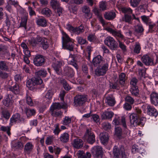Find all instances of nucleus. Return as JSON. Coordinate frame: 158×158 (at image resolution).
Here are the masks:
<instances>
[{
	"instance_id": "1",
	"label": "nucleus",
	"mask_w": 158,
	"mask_h": 158,
	"mask_svg": "<svg viewBox=\"0 0 158 158\" xmlns=\"http://www.w3.org/2000/svg\"><path fill=\"white\" fill-rule=\"evenodd\" d=\"M105 44L107 45L111 50H115L118 48V43L113 37L109 36L104 40Z\"/></svg>"
},
{
	"instance_id": "2",
	"label": "nucleus",
	"mask_w": 158,
	"mask_h": 158,
	"mask_svg": "<svg viewBox=\"0 0 158 158\" xmlns=\"http://www.w3.org/2000/svg\"><path fill=\"white\" fill-rule=\"evenodd\" d=\"M141 60L146 65H153L158 62V56H156L155 63L154 62L153 58L147 54L143 55L141 58Z\"/></svg>"
},
{
	"instance_id": "3",
	"label": "nucleus",
	"mask_w": 158,
	"mask_h": 158,
	"mask_svg": "<svg viewBox=\"0 0 158 158\" xmlns=\"http://www.w3.org/2000/svg\"><path fill=\"white\" fill-rule=\"evenodd\" d=\"M109 64L107 63L98 67L95 70V73L98 76L104 75L108 70Z\"/></svg>"
},
{
	"instance_id": "4",
	"label": "nucleus",
	"mask_w": 158,
	"mask_h": 158,
	"mask_svg": "<svg viewBox=\"0 0 158 158\" xmlns=\"http://www.w3.org/2000/svg\"><path fill=\"white\" fill-rule=\"evenodd\" d=\"M84 137L87 141L90 144H92L95 141V135L91 130L89 129L86 130Z\"/></svg>"
},
{
	"instance_id": "5",
	"label": "nucleus",
	"mask_w": 158,
	"mask_h": 158,
	"mask_svg": "<svg viewBox=\"0 0 158 158\" xmlns=\"http://www.w3.org/2000/svg\"><path fill=\"white\" fill-rule=\"evenodd\" d=\"M87 96L82 95H78L75 97L74 100L75 105L77 106L82 105L87 100Z\"/></svg>"
},
{
	"instance_id": "6",
	"label": "nucleus",
	"mask_w": 158,
	"mask_h": 158,
	"mask_svg": "<svg viewBox=\"0 0 158 158\" xmlns=\"http://www.w3.org/2000/svg\"><path fill=\"white\" fill-rule=\"evenodd\" d=\"M105 103L110 106H114L116 103L115 97L112 94H107L105 97Z\"/></svg>"
},
{
	"instance_id": "7",
	"label": "nucleus",
	"mask_w": 158,
	"mask_h": 158,
	"mask_svg": "<svg viewBox=\"0 0 158 158\" xmlns=\"http://www.w3.org/2000/svg\"><path fill=\"white\" fill-rule=\"evenodd\" d=\"M121 123L123 127L125 128L127 127L125 118L124 117L120 118L118 116H115L113 121L112 124L116 126L120 125Z\"/></svg>"
},
{
	"instance_id": "8",
	"label": "nucleus",
	"mask_w": 158,
	"mask_h": 158,
	"mask_svg": "<svg viewBox=\"0 0 158 158\" xmlns=\"http://www.w3.org/2000/svg\"><path fill=\"white\" fill-rule=\"evenodd\" d=\"M113 153L114 158H119L120 156H121L122 158H126V155L123 151L118 148L116 146L114 147Z\"/></svg>"
},
{
	"instance_id": "9",
	"label": "nucleus",
	"mask_w": 158,
	"mask_h": 158,
	"mask_svg": "<svg viewBox=\"0 0 158 158\" xmlns=\"http://www.w3.org/2000/svg\"><path fill=\"white\" fill-rule=\"evenodd\" d=\"M45 60L43 56L40 55L35 56L33 59L34 64L36 66H40L43 65Z\"/></svg>"
},
{
	"instance_id": "10",
	"label": "nucleus",
	"mask_w": 158,
	"mask_h": 158,
	"mask_svg": "<svg viewBox=\"0 0 158 158\" xmlns=\"http://www.w3.org/2000/svg\"><path fill=\"white\" fill-rule=\"evenodd\" d=\"M92 153L97 158H102V147L99 146H95L91 149Z\"/></svg>"
},
{
	"instance_id": "11",
	"label": "nucleus",
	"mask_w": 158,
	"mask_h": 158,
	"mask_svg": "<svg viewBox=\"0 0 158 158\" xmlns=\"http://www.w3.org/2000/svg\"><path fill=\"white\" fill-rule=\"evenodd\" d=\"M137 114L135 113L131 114L130 116L131 123L133 126L135 127L139 125L138 122V118H139Z\"/></svg>"
},
{
	"instance_id": "12",
	"label": "nucleus",
	"mask_w": 158,
	"mask_h": 158,
	"mask_svg": "<svg viewBox=\"0 0 158 158\" xmlns=\"http://www.w3.org/2000/svg\"><path fill=\"white\" fill-rule=\"evenodd\" d=\"M67 107V105L65 103H54L50 108V111L56 110L61 108H65Z\"/></svg>"
},
{
	"instance_id": "13",
	"label": "nucleus",
	"mask_w": 158,
	"mask_h": 158,
	"mask_svg": "<svg viewBox=\"0 0 158 158\" xmlns=\"http://www.w3.org/2000/svg\"><path fill=\"white\" fill-rule=\"evenodd\" d=\"M10 124L11 126L13 125L14 123L20 122L21 119L20 114L18 113H16L13 115L10 118Z\"/></svg>"
},
{
	"instance_id": "14",
	"label": "nucleus",
	"mask_w": 158,
	"mask_h": 158,
	"mask_svg": "<svg viewBox=\"0 0 158 158\" xmlns=\"http://www.w3.org/2000/svg\"><path fill=\"white\" fill-rule=\"evenodd\" d=\"M3 104L7 107H9L11 106L13 102V101L12 99L11 95L8 94L6 96L5 98L3 100Z\"/></svg>"
},
{
	"instance_id": "15",
	"label": "nucleus",
	"mask_w": 158,
	"mask_h": 158,
	"mask_svg": "<svg viewBox=\"0 0 158 158\" xmlns=\"http://www.w3.org/2000/svg\"><path fill=\"white\" fill-rule=\"evenodd\" d=\"M148 114L152 116L156 117L158 115V112L156 110L153 106L148 105L147 107Z\"/></svg>"
},
{
	"instance_id": "16",
	"label": "nucleus",
	"mask_w": 158,
	"mask_h": 158,
	"mask_svg": "<svg viewBox=\"0 0 158 158\" xmlns=\"http://www.w3.org/2000/svg\"><path fill=\"white\" fill-rule=\"evenodd\" d=\"M100 139L101 143L103 144L106 145L107 143L109 136L107 133L103 132L100 134Z\"/></svg>"
},
{
	"instance_id": "17",
	"label": "nucleus",
	"mask_w": 158,
	"mask_h": 158,
	"mask_svg": "<svg viewBox=\"0 0 158 158\" xmlns=\"http://www.w3.org/2000/svg\"><path fill=\"white\" fill-rule=\"evenodd\" d=\"M151 103L155 106L158 105V94L153 92L150 95Z\"/></svg>"
},
{
	"instance_id": "18",
	"label": "nucleus",
	"mask_w": 158,
	"mask_h": 158,
	"mask_svg": "<svg viewBox=\"0 0 158 158\" xmlns=\"http://www.w3.org/2000/svg\"><path fill=\"white\" fill-rule=\"evenodd\" d=\"M34 148V146L31 142L27 143L25 145L24 148V152L27 154H29Z\"/></svg>"
},
{
	"instance_id": "19",
	"label": "nucleus",
	"mask_w": 158,
	"mask_h": 158,
	"mask_svg": "<svg viewBox=\"0 0 158 158\" xmlns=\"http://www.w3.org/2000/svg\"><path fill=\"white\" fill-rule=\"evenodd\" d=\"M51 6L53 9L57 10H62L63 8L60 6L59 2L56 0H51L50 2Z\"/></svg>"
},
{
	"instance_id": "20",
	"label": "nucleus",
	"mask_w": 158,
	"mask_h": 158,
	"mask_svg": "<svg viewBox=\"0 0 158 158\" xmlns=\"http://www.w3.org/2000/svg\"><path fill=\"white\" fill-rule=\"evenodd\" d=\"M83 142L82 140L79 139L77 138L74 140L73 145L76 148L79 149L83 146Z\"/></svg>"
},
{
	"instance_id": "21",
	"label": "nucleus",
	"mask_w": 158,
	"mask_h": 158,
	"mask_svg": "<svg viewBox=\"0 0 158 158\" xmlns=\"http://www.w3.org/2000/svg\"><path fill=\"white\" fill-rule=\"evenodd\" d=\"M116 15L115 13L114 12L108 11L105 12L104 15V17L106 19L111 20L115 18Z\"/></svg>"
},
{
	"instance_id": "22",
	"label": "nucleus",
	"mask_w": 158,
	"mask_h": 158,
	"mask_svg": "<svg viewBox=\"0 0 158 158\" xmlns=\"http://www.w3.org/2000/svg\"><path fill=\"white\" fill-rule=\"evenodd\" d=\"M8 65V63L6 61L4 60L0 61V70L8 71L9 69Z\"/></svg>"
},
{
	"instance_id": "23",
	"label": "nucleus",
	"mask_w": 158,
	"mask_h": 158,
	"mask_svg": "<svg viewBox=\"0 0 158 158\" xmlns=\"http://www.w3.org/2000/svg\"><path fill=\"white\" fill-rule=\"evenodd\" d=\"M114 114L112 111H105L102 114V119H108L111 118Z\"/></svg>"
},
{
	"instance_id": "24",
	"label": "nucleus",
	"mask_w": 158,
	"mask_h": 158,
	"mask_svg": "<svg viewBox=\"0 0 158 158\" xmlns=\"http://www.w3.org/2000/svg\"><path fill=\"white\" fill-rule=\"evenodd\" d=\"M126 75L124 73H121L119 75L118 81L119 85L121 86H123L125 84Z\"/></svg>"
},
{
	"instance_id": "25",
	"label": "nucleus",
	"mask_w": 158,
	"mask_h": 158,
	"mask_svg": "<svg viewBox=\"0 0 158 158\" xmlns=\"http://www.w3.org/2000/svg\"><path fill=\"white\" fill-rule=\"evenodd\" d=\"M33 78L28 80L27 82L26 86L31 90H32L35 88V83Z\"/></svg>"
},
{
	"instance_id": "26",
	"label": "nucleus",
	"mask_w": 158,
	"mask_h": 158,
	"mask_svg": "<svg viewBox=\"0 0 158 158\" xmlns=\"http://www.w3.org/2000/svg\"><path fill=\"white\" fill-rule=\"evenodd\" d=\"M62 65V63L60 61L53 63L52 65V67L57 73L60 71L61 69V67Z\"/></svg>"
},
{
	"instance_id": "27",
	"label": "nucleus",
	"mask_w": 158,
	"mask_h": 158,
	"mask_svg": "<svg viewBox=\"0 0 158 158\" xmlns=\"http://www.w3.org/2000/svg\"><path fill=\"white\" fill-rule=\"evenodd\" d=\"M113 36L117 40H124L125 37L122 34L120 31L116 30Z\"/></svg>"
},
{
	"instance_id": "28",
	"label": "nucleus",
	"mask_w": 158,
	"mask_h": 158,
	"mask_svg": "<svg viewBox=\"0 0 158 158\" xmlns=\"http://www.w3.org/2000/svg\"><path fill=\"white\" fill-rule=\"evenodd\" d=\"M84 31V27L82 25H81L79 27H74L73 33L77 35H79L82 34Z\"/></svg>"
},
{
	"instance_id": "29",
	"label": "nucleus",
	"mask_w": 158,
	"mask_h": 158,
	"mask_svg": "<svg viewBox=\"0 0 158 158\" xmlns=\"http://www.w3.org/2000/svg\"><path fill=\"white\" fill-rule=\"evenodd\" d=\"M73 40L70 41L63 45L64 48L67 49L70 51H73Z\"/></svg>"
},
{
	"instance_id": "30",
	"label": "nucleus",
	"mask_w": 158,
	"mask_h": 158,
	"mask_svg": "<svg viewBox=\"0 0 158 158\" xmlns=\"http://www.w3.org/2000/svg\"><path fill=\"white\" fill-rule=\"evenodd\" d=\"M24 110L25 113L28 117L35 115L36 113V111L34 109H30L27 108H25Z\"/></svg>"
},
{
	"instance_id": "31",
	"label": "nucleus",
	"mask_w": 158,
	"mask_h": 158,
	"mask_svg": "<svg viewBox=\"0 0 158 158\" xmlns=\"http://www.w3.org/2000/svg\"><path fill=\"white\" fill-rule=\"evenodd\" d=\"M94 13L97 15L98 19L99 20L102 24L103 26H104L106 25V23L105 20L102 16L101 14L100 13L99 10H94Z\"/></svg>"
},
{
	"instance_id": "32",
	"label": "nucleus",
	"mask_w": 158,
	"mask_h": 158,
	"mask_svg": "<svg viewBox=\"0 0 158 158\" xmlns=\"http://www.w3.org/2000/svg\"><path fill=\"white\" fill-rule=\"evenodd\" d=\"M41 41V38L37 36L36 38H33L30 40V43L33 46L36 45Z\"/></svg>"
},
{
	"instance_id": "33",
	"label": "nucleus",
	"mask_w": 158,
	"mask_h": 158,
	"mask_svg": "<svg viewBox=\"0 0 158 158\" xmlns=\"http://www.w3.org/2000/svg\"><path fill=\"white\" fill-rule=\"evenodd\" d=\"M129 10H122V12L124 13V17L123 18V20L125 22L130 23L132 20V18L131 16L127 14L128 11Z\"/></svg>"
},
{
	"instance_id": "34",
	"label": "nucleus",
	"mask_w": 158,
	"mask_h": 158,
	"mask_svg": "<svg viewBox=\"0 0 158 158\" xmlns=\"http://www.w3.org/2000/svg\"><path fill=\"white\" fill-rule=\"evenodd\" d=\"M36 23L37 25L42 27H45L47 25L46 20L44 18H41L37 19Z\"/></svg>"
},
{
	"instance_id": "35",
	"label": "nucleus",
	"mask_w": 158,
	"mask_h": 158,
	"mask_svg": "<svg viewBox=\"0 0 158 158\" xmlns=\"http://www.w3.org/2000/svg\"><path fill=\"white\" fill-rule=\"evenodd\" d=\"M69 135L66 132L62 134L60 137V140L63 143H66L69 140Z\"/></svg>"
},
{
	"instance_id": "36",
	"label": "nucleus",
	"mask_w": 158,
	"mask_h": 158,
	"mask_svg": "<svg viewBox=\"0 0 158 158\" xmlns=\"http://www.w3.org/2000/svg\"><path fill=\"white\" fill-rule=\"evenodd\" d=\"M62 34L63 36L62 38L63 45L65 44L66 43L73 40L65 32H63Z\"/></svg>"
},
{
	"instance_id": "37",
	"label": "nucleus",
	"mask_w": 158,
	"mask_h": 158,
	"mask_svg": "<svg viewBox=\"0 0 158 158\" xmlns=\"http://www.w3.org/2000/svg\"><path fill=\"white\" fill-rule=\"evenodd\" d=\"M72 118L68 116H65L62 121V123L64 125L68 126L71 123Z\"/></svg>"
},
{
	"instance_id": "38",
	"label": "nucleus",
	"mask_w": 158,
	"mask_h": 158,
	"mask_svg": "<svg viewBox=\"0 0 158 158\" xmlns=\"http://www.w3.org/2000/svg\"><path fill=\"white\" fill-rule=\"evenodd\" d=\"M41 45L44 49H46L48 47V40L45 38H41Z\"/></svg>"
},
{
	"instance_id": "39",
	"label": "nucleus",
	"mask_w": 158,
	"mask_h": 158,
	"mask_svg": "<svg viewBox=\"0 0 158 158\" xmlns=\"http://www.w3.org/2000/svg\"><path fill=\"white\" fill-rule=\"evenodd\" d=\"M131 94L135 96H137L139 94V90L137 86H131L130 89Z\"/></svg>"
},
{
	"instance_id": "40",
	"label": "nucleus",
	"mask_w": 158,
	"mask_h": 158,
	"mask_svg": "<svg viewBox=\"0 0 158 158\" xmlns=\"http://www.w3.org/2000/svg\"><path fill=\"white\" fill-rule=\"evenodd\" d=\"M9 89L10 90L12 91L15 94H18L20 90L19 85L17 84H16L13 87H11Z\"/></svg>"
},
{
	"instance_id": "41",
	"label": "nucleus",
	"mask_w": 158,
	"mask_h": 158,
	"mask_svg": "<svg viewBox=\"0 0 158 158\" xmlns=\"http://www.w3.org/2000/svg\"><path fill=\"white\" fill-rule=\"evenodd\" d=\"M102 61V57L101 56H98L94 57L93 60V63L94 66H97Z\"/></svg>"
},
{
	"instance_id": "42",
	"label": "nucleus",
	"mask_w": 158,
	"mask_h": 158,
	"mask_svg": "<svg viewBox=\"0 0 158 158\" xmlns=\"http://www.w3.org/2000/svg\"><path fill=\"white\" fill-rule=\"evenodd\" d=\"M108 3L105 1H102L100 2L99 4V7L102 10H105L106 9H109Z\"/></svg>"
},
{
	"instance_id": "43",
	"label": "nucleus",
	"mask_w": 158,
	"mask_h": 158,
	"mask_svg": "<svg viewBox=\"0 0 158 158\" xmlns=\"http://www.w3.org/2000/svg\"><path fill=\"white\" fill-rule=\"evenodd\" d=\"M26 101L27 104L28 105L31 106H34V103L31 97L28 93H27L26 94Z\"/></svg>"
},
{
	"instance_id": "44",
	"label": "nucleus",
	"mask_w": 158,
	"mask_h": 158,
	"mask_svg": "<svg viewBox=\"0 0 158 158\" xmlns=\"http://www.w3.org/2000/svg\"><path fill=\"white\" fill-rule=\"evenodd\" d=\"M23 146L22 143L20 142H13L12 143V147L15 149H20L22 148Z\"/></svg>"
},
{
	"instance_id": "45",
	"label": "nucleus",
	"mask_w": 158,
	"mask_h": 158,
	"mask_svg": "<svg viewBox=\"0 0 158 158\" xmlns=\"http://www.w3.org/2000/svg\"><path fill=\"white\" fill-rule=\"evenodd\" d=\"M27 20V17L25 16L22 19L19 27H24L25 29H26V25Z\"/></svg>"
},
{
	"instance_id": "46",
	"label": "nucleus",
	"mask_w": 158,
	"mask_h": 158,
	"mask_svg": "<svg viewBox=\"0 0 158 158\" xmlns=\"http://www.w3.org/2000/svg\"><path fill=\"white\" fill-rule=\"evenodd\" d=\"M36 74L39 76H41L42 77H45L47 74V73L46 70L44 69H42L36 72Z\"/></svg>"
},
{
	"instance_id": "47",
	"label": "nucleus",
	"mask_w": 158,
	"mask_h": 158,
	"mask_svg": "<svg viewBox=\"0 0 158 158\" xmlns=\"http://www.w3.org/2000/svg\"><path fill=\"white\" fill-rule=\"evenodd\" d=\"M78 43L80 44L83 45L88 43L86 40L81 36H78L77 38Z\"/></svg>"
},
{
	"instance_id": "48",
	"label": "nucleus",
	"mask_w": 158,
	"mask_h": 158,
	"mask_svg": "<svg viewBox=\"0 0 158 158\" xmlns=\"http://www.w3.org/2000/svg\"><path fill=\"white\" fill-rule=\"evenodd\" d=\"M122 131L121 128L118 127L115 128V135L118 137H120L122 135Z\"/></svg>"
},
{
	"instance_id": "49",
	"label": "nucleus",
	"mask_w": 158,
	"mask_h": 158,
	"mask_svg": "<svg viewBox=\"0 0 158 158\" xmlns=\"http://www.w3.org/2000/svg\"><path fill=\"white\" fill-rule=\"evenodd\" d=\"M50 112L51 114L54 117H58L61 115L62 114V112L56 110L51 111H50Z\"/></svg>"
},
{
	"instance_id": "50",
	"label": "nucleus",
	"mask_w": 158,
	"mask_h": 158,
	"mask_svg": "<svg viewBox=\"0 0 158 158\" xmlns=\"http://www.w3.org/2000/svg\"><path fill=\"white\" fill-rule=\"evenodd\" d=\"M135 28V31L138 33H142L144 31L142 26L140 24H138L136 26Z\"/></svg>"
},
{
	"instance_id": "51",
	"label": "nucleus",
	"mask_w": 158,
	"mask_h": 158,
	"mask_svg": "<svg viewBox=\"0 0 158 158\" xmlns=\"http://www.w3.org/2000/svg\"><path fill=\"white\" fill-rule=\"evenodd\" d=\"M141 49L140 44L138 43H136L134 49V52L138 54L140 52Z\"/></svg>"
},
{
	"instance_id": "52",
	"label": "nucleus",
	"mask_w": 158,
	"mask_h": 158,
	"mask_svg": "<svg viewBox=\"0 0 158 158\" xmlns=\"http://www.w3.org/2000/svg\"><path fill=\"white\" fill-rule=\"evenodd\" d=\"M61 83L63 85L64 87V89L66 90H69L71 88L69 85L66 82V81L62 79L60 81Z\"/></svg>"
},
{
	"instance_id": "53",
	"label": "nucleus",
	"mask_w": 158,
	"mask_h": 158,
	"mask_svg": "<svg viewBox=\"0 0 158 158\" xmlns=\"http://www.w3.org/2000/svg\"><path fill=\"white\" fill-rule=\"evenodd\" d=\"M55 129L53 130V132L56 135H58L60 132L61 130L59 128V123L56 124L54 125Z\"/></svg>"
},
{
	"instance_id": "54",
	"label": "nucleus",
	"mask_w": 158,
	"mask_h": 158,
	"mask_svg": "<svg viewBox=\"0 0 158 158\" xmlns=\"http://www.w3.org/2000/svg\"><path fill=\"white\" fill-rule=\"evenodd\" d=\"M54 138L53 136L47 137L45 141L46 144L48 145L51 144L53 142Z\"/></svg>"
},
{
	"instance_id": "55",
	"label": "nucleus",
	"mask_w": 158,
	"mask_h": 158,
	"mask_svg": "<svg viewBox=\"0 0 158 158\" xmlns=\"http://www.w3.org/2000/svg\"><path fill=\"white\" fill-rule=\"evenodd\" d=\"M0 130L3 131H6L9 135H10V127L2 126L1 127Z\"/></svg>"
},
{
	"instance_id": "56",
	"label": "nucleus",
	"mask_w": 158,
	"mask_h": 158,
	"mask_svg": "<svg viewBox=\"0 0 158 158\" xmlns=\"http://www.w3.org/2000/svg\"><path fill=\"white\" fill-rule=\"evenodd\" d=\"M54 94V90L52 89H50L48 91L46 95V97L48 99H51Z\"/></svg>"
},
{
	"instance_id": "57",
	"label": "nucleus",
	"mask_w": 158,
	"mask_h": 158,
	"mask_svg": "<svg viewBox=\"0 0 158 158\" xmlns=\"http://www.w3.org/2000/svg\"><path fill=\"white\" fill-rule=\"evenodd\" d=\"M138 81L137 79L135 77L132 78L130 82L131 86H137L136 85Z\"/></svg>"
},
{
	"instance_id": "58",
	"label": "nucleus",
	"mask_w": 158,
	"mask_h": 158,
	"mask_svg": "<svg viewBox=\"0 0 158 158\" xmlns=\"http://www.w3.org/2000/svg\"><path fill=\"white\" fill-rule=\"evenodd\" d=\"M9 76L8 74L7 73L3 72L0 70V78L2 79H6Z\"/></svg>"
},
{
	"instance_id": "59",
	"label": "nucleus",
	"mask_w": 158,
	"mask_h": 158,
	"mask_svg": "<svg viewBox=\"0 0 158 158\" xmlns=\"http://www.w3.org/2000/svg\"><path fill=\"white\" fill-rule=\"evenodd\" d=\"M125 100L126 102L130 103L131 104H133L134 102V100L133 98L129 96H127L125 98Z\"/></svg>"
},
{
	"instance_id": "60",
	"label": "nucleus",
	"mask_w": 158,
	"mask_h": 158,
	"mask_svg": "<svg viewBox=\"0 0 158 158\" xmlns=\"http://www.w3.org/2000/svg\"><path fill=\"white\" fill-rule=\"evenodd\" d=\"M119 46L120 48L124 52L127 51L126 46L120 41L118 40Z\"/></svg>"
},
{
	"instance_id": "61",
	"label": "nucleus",
	"mask_w": 158,
	"mask_h": 158,
	"mask_svg": "<svg viewBox=\"0 0 158 158\" xmlns=\"http://www.w3.org/2000/svg\"><path fill=\"white\" fill-rule=\"evenodd\" d=\"M96 39V36L94 34H89L87 37L88 40L90 42L95 40Z\"/></svg>"
},
{
	"instance_id": "62",
	"label": "nucleus",
	"mask_w": 158,
	"mask_h": 158,
	"mask_svg": "<svg viewBox=\"0 0 158 158\" xmlns=\"http://www.w3.org/2000/svg\"><path fill=\"white\" fill-rule=\"evenodd\" d=\"M141 0H131V4L132 6L135 7L139 4Z\"/></svg>"
},
{
	"instance_id": "63",
	"label": "nucleus",
	"mask_w": 158,
	"mask_h": 158,
	"mask_svg": "<svg viewBox=\"0 0 158 158\" xmlns=\"http://www.w3.org/2000/svg\"><path fill=\"white\" fill-rule=\"evenodd\" d=\"M33 79L35 83V85L40 84L43 82L42 79L39 77L33 78Z\"/></svg>"
},
{
	"instance_id": "64",
	"label": "nucleus",
	"mask_w": 158,
	"mask_h": 158,
	"mask_svg": "<svg viewBox=\"0 0 158 158\" xmlns=\"http://www.w3.org/2000/svg\"><path fill=\"white\" fill-rule=\"evenodd\" d=\"M2 114L3 117L6 119H8L10 117V114L7 110L3 111L2 112Z\"/></svg>"
}]
</instances>
